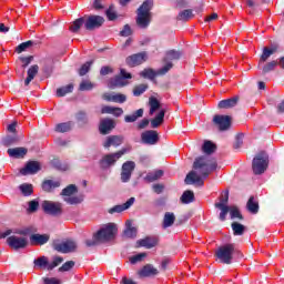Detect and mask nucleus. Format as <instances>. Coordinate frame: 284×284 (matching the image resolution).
<instances>
[{"instance_id":"obj_35","label":"nucleus","mask_w":284,"mask_h":284,"mask_svg":"<svg viewBox=\"0 0 284 284\" xmlns=\"http://www.w3.org/2000/svg\"><path fill=\"white\" fill-rule=\"evenodd\" d=\"M75 120H77V123H79V125L81 128H83V125H88V123H90V120L88 119V113L85 111H78L75 113Z\"/></svg>"},{"instance_id":"obj_38","label":"nucleus","mask_w":284,"mask_h":284,"mask_svg":"<svg viewBox=\"0 0 284 284\" xmlns=\"http://www.w3.org/2000/svg\"><path fill=\"white\" fill-rule=\"evenodd\" d=\"M122 236L124 239H136V227L132 226L130 222H126V229L123 231Z\"/></svg>"},{"instance_id":"obj_33","label":"nucleus","mask_w":284,"mask_h":284,"mask_svg":"<svg viewBox=\"0 0 284 284\" xmlns=\"http://www.w3.org/2000/svg\"><path fill=\"white\" fill-rule=\"evenodd\" d=\"M246 210L247 212H250L251 214H258V201H256V199H254V196H251L246 203Z\"/></svg>"},{"instance_id":"obj_32","label":"nucleus","mask_w":284,"mask_h":284,"mask_svg":"<svg viewBox=\"0 0 284 284\" xmlns=\"http://www.w3.org/2000/svg\"><path fill=\"white\" fill-rule=\"evenodd\" d=\"M128 85V81H125L122 77L115 75L109 82V88L114 90V88H125Z\"/></svg>"},{"instance_id":"obj_28","label":"nucleus","mask_w":284,"mask_h":284,"mask_svg":"<svg viewBox=\"0 0 284 284\" xmlns=\"http://www.w3.org/2000/svg\"><path fill=\"white\" fill-rule=\"evenodd\" d=\"M39 74V64L31 65L27 71V79L24 80V85H30L34 81V77Z\"/></svg>"},{"instance_id":"obj_10","label":"nucleus","mask_w":284,"mask_h":284,"mask_svg":"<svg viewBox=\"0 0 284 284\" xmlns=\"http://www.w3.org/2000/svg\"><path fill=\"white\" fill-rule=\"evenodd\" d=\"M41 207L44 214H49V216H61V214H63V204H61V202L44 200L41 203Z\"/></svg>"},{"instance_id":"obj_14","label":"nucleus","mask_w":284,"mask_h":284,"mask_svg":"<svg viewBox=\"0 0 284 284\" xmlns=\"http://www.w3.org/2000/svg\"><path fill=\"white\" fill-rule=\"evenodd\" d=\"M213 123L220 130L225 132L232 125V118L230 115H214Z\"/></svg>"},{"instance_id":"obj_60","label":"nucleus","mask_w":284,"mask_h":284,"mask_svg":"<svg viewBox=\"0 0 284 284\" xmlns=\"http://www.w3.org/2000/svg\"><path fill=\"white\" fill-rule=\"evenodd\" d=\"M61 263H63V257H61V256L53 257L52 263H50V265L48 267V272H52V270H54V267H59V265H61Z\"/></svg>"},{"instance_id":"obj_55","label":"nucleus","mask_w":284,"mask_h":284,"mask_svg":"<svg viewBox=\"0 0 284 284\" xmlns=\"http://www.w3.org/2000/svg\"><path fill=\"white\" fill-rule=\"evenodd\" d=\"M106 19L109 21H116L118 17L116 11L114 10V4H110L109 9L105 11Z\"/></svg>"},{"instance_id":"obj_9","label":"nucleus","mask_w":284,"mask_h":284,"mask_svg":"<svg viewBox=\"0 0 284 284\" xmlns=\"http://www.w3.org/2000/svg\"><path fill=\"white\" fill-rule=\"evenodd\" d=\"M105 23V18L97 14H85L84 16V30L88 32H94V30H99V28L103 27Z\"/></svg>"},{"instance_id":"obj_54","label":"nucleus","mask_w":284,"mask_h":284,"mask_svg":"<svg viewBox=\"0 0 284 284\" xmlns=\"http://www.w3.org/2000/svg\"><path fill=\"white\" fill-rule=\"evenodd\" d=\"M74 265H77V262L74 261H67L62 266L58 268V272H71L74 268Z\"/></svg>"},{"instance_id":"obj_2","label":"nucleus","mask_w":284,"mask_h":284,"mask_svg":"<svg viewBox=\"0 0 284 284\" xmlns=\"http://www.w3.org/2000/svg\"><path fill=\"white\" fill-rule=\"evenodd\" d=\"M154 6L153 0H145L138 9L136 24L139 28L145 29L150 26V10Z\"/></svg>"},{"instance_id":"obj_59","label":"nucleus","mask_w":284,"mask_h":284,"mask_svg":"<svg viewBox=\"0 0 284 284\" xmlns=\"http://www.w3.org/2000/svg\"><path fill=\"white\" fill-rule=\"evenodd\" d=\"M174 68V64L170 61L166 62V65L162 67L158 70V75L163 77L164 74H168L172 69Z\"/></svg>"},{"instance_id":"obj_63","label":"nucleus","mask_w":284,"mask_h":284,"mask_svg":"<svg viewBox=\"0 0 284 284\" xmlns=\"http://www.w3.org/2000/svg\"><path fill=\"white\" fill-rule=\"evenodd\" d=\"M84 243L87 247H94L95 245H99V243L102 242L97 237V233H94L92 240H85Z\"/></svg>"},{"instance_id":"obj_16","label":"nucleus","mask_w":284,"mask_h":284,"mask_svg":"<svg viewBox=\"0 0 284 284\" xmlns=\"http://www.w3.org/2000/svg\"><path fill=\"white\" fill-rule=\"evenodd\" d=\"M141 143L144 145H156L159 143V132L148 130L141 133Z\"/></svg>"},{"instance_id":"obj_3","label":"nucleus","mask_w":284,"mask_h":284,"mask_svg":"<svg viewBox=\"0 0 284 284\" xmlns=\"http://www.w3.org/2000/svg\"><path fill=\"white\" fill-rule=\"evenodd\" d=\"M79 192V187L75 184H70L61 192L64 203L68 205H81L83 203V195H74Z\"/></svg>"},{"instance_id":"obj_48","label":"nucleus","mask_w":284,"mask_h":284,"mask_svg":"<svg viewBox=\"0 0 284 284\" xmlns=\"http://www.w3.org/2000/svg\"><path fill=\"white\" fill-rule=\"evenodd\" d=\"M149 105H150V114H154L156 110L161 109V102L159 101V99L154 97H151L149 99Z\"/></svg>"},{"instance_id":"obj_17","label":"nucleus","mask_w":284,"mask_h":284,"mask_svg":"<svg viewBox=\"0 0 284 284\" xmlns=\"http://www.w3.org/2000/svg\"><path fill=\"white\" fill-rule=\"evenodd\" d=\"M159 268L152 264H145L141 270L138 271L139 278H154L159 276Z\"/></svg>"},{"instance_id":"obj_62","label":"nucleus","mask_w":284,"mask_h":284,"mask_svg":"<svg viewBox=\"0 0 284 284\" xmlns=\"http://www.w3.org/2000/svg\"><path fill=\"white\" fill-rule=\"evenodd\" d=\"M19 61H21L22 68L26 69L32 63V61H34V57H19Z\"/></svg>"},{"instance_id":"obj_57","label":"nucleus","mask_w":284,"mask_h":284,"mask_svg":"<svg viewBox=\"0 0 284 284\" xmlns=\"http://www.w3.org/2000/svg\"><path fill=\"white\" fill-rule=\"evenodd\" d=\"M93 88H94V84L88 80H83L79 85L80 92H88L90 90H93Z\"/></svg>"},{"instance_id":"obj_7","label":"nucleus","mask_w":284,"mask_h":284,"mask_svg":"<svg viewBox=\"0 0 284 284\" xmlns=\"http://www.w3.org/2000/svg\"><path fill=\"white\" fill-rule=\"evenodd\" d=\"M118 232L119 229L116 225L114 223H109L95 233V237L100 240V243H108V241H112V239L116 236Z\"/></svg>"},{"instance_id":"obj_37","label":"nucleus","mask_w":284,"mask_h":284,"mask_svg":"<svg viewBox=\"0 0 284 284\" xmlns=\"http://www.w3.org/2000/svg\"><path fill=\"white\" fill-rule=\"evenodd\" d=\"M202 152L207 155L214 154L216 152V144L210 140L204 141V144L202 145Z\"/></svg>"},{"instance_id":"obj_5","label":"nucleus","mask_w":284,"mask_h":284,"mask_svg":"<svg viewBox=\"0 0 284 284\" xmlns=\"http://www.w3.org/2000/svg\"><path fill=\"white\" fill-rule=\"evenodd\" d=\"M52 247L60 254H72L79 250V244L73 239H67L53 242Z\"/></svg>"},{"instance_id":"obj_42","label":"nucleus","mask_w":284,"mask_h":284,"mask_svg":"<svg viewBox=\"0 0 284 284\" xmlns=\"http://www.w3.org/2000/svg\"><path fill=\"white\" fill-rule=\"evenodd\" d=\"M73 125H74V122L72 121L59 123L55 125V132H60V133L70 132Z\"/></svg>"},{"instance_id":"obj_34","label":"nucleus","mask_w":284,"mask_h":284,"mask_svg":"<svg viewBox=\"0 0 284 284\" xmlns=\"http://www.w3.org/2000/svg\"><path fill=\"white\" fill-rule=\"evenodd\" d=\"M229 213L231 216V221H243V214L241 213V210L239 206L233 205L229 207Z\"/></svg>"},{"instance_id":"obj_58","label":"nucleus","mask_w":284,"mask_h":284,"mask_svg":"<svg viewBox=\"0 0 284 284\" xmlns=\"http://www.w3.org/2000/svg\"><path fill=\"white\" fill-rule=\"evenodd\" d=\"M148 84H138L133 88V97H141L146 90H148Z\"/></svg>"},{"instance_id":"obj_27","label":"nucleus","mask_w":284,"mask_h":284,"mask_svg":"<svg viewBox=\"0 0 284 284\" xmlns=\"http://www.w3.org/2000/svg\"><path fill=\"white\" fill-rule=\"evenodd\" d=\"M81 28L85 29V16L75 19L69 27L70 32H73V34L79 33V30Z\"/></svg>"},{"instance_id":"obj_22","label":"nucleus","mask_w":284,"mask_h":284,"mask_svg":"<svg viewBox=\"0 0 284 284\" xmlns=\"http://www.w3.org/2000/svg\"><path fill=\"white\" fill-rule=\"evenodd\" d=\"M134 197H130L125 203L115 205L108 210L109 214H121V212H125V210H130L132 205H134Z\"/></svg>"},{"instance_id":"obj_40","label":"nucleus","mask_w":284,"mask_h":284,"mask_svg":"<svg viewBox=\"0 0 284 284\" xmlns=\"http://www.w3.org/2000/svg\"><path fill=\"white\" fill-rule=\"evenodd\" d=\"M33 264L36 265V267H39V270H48V267H50V262L45 256L38 257L33 261Z\"/></svg>"},{"instance_id":"obj_45","label":"nucleus","mask_w":284,"mask_h":284,"mask_svg":"<svg viewBox=\"0 0 284 284\" xmlns=\"http://www.w3.org/2000/svg\"><path fill=\"white\" fill-rule=\"evenodd\" d=\"M61 183L60 182H54L52 180H47L42 183V190L44 192H51L55 187H60Z\"/></svg>"},{"instance_id":"obj_21","label":"nucleus","mask_w":284,"mask_h":284,"mask_svg":"<svg viewBox=\"0 0 284 284\" xmlns=\"http://www.w3.org/2000/svg\"><path fill=\"white\" fill-rule=\"evenodd\" d=\"M138 247H145L146 250H152L159 245V237L156 236H146L142 240H139Z\"/></svg>"},{"instance_id":"obj_8","label":"nucleus","mask_w":284,"mask_h":284,"mask_svg":"<svg viewBox=\"0 0 284 284\" xmlns=\"http://www.w3.org/2000/svg\"><path fill=\"white\" fill-rule=\"evenodd\" d=\"M270 165V158L265 151H261L254 159L252 163V169L254 174H263Z\"/></svg>"},{"instance_id":"obj_49","label":"nucleus","mask_w":284,"mask_h":284,"mask_svg":"<svg viewBox=\"0 0 284 284\" xmlns=\"http://www.w3.org/2000/svg\"><path fill=\"white\" fill-rule=\"evenodd\" d=\"M51 165H53L55 170H60V172H68V170H70V165L62 163L59 159H53Z\"/></svg>"},{"instance_id":"obj_13","label":"nucleus","mask_w":284,"mask_h":284,"mask_svg":"<svg viewBox=\"0 0 284 284\" xmlns=\"http://www.w3.org/2000/svg\"><path fill=\"white\" fill-rule=\"evenodd\" d=\"M7 244L11 250H26L28 247V239L11 235L7 239Z\"/></svg>"},{"instance_id":"obj_50","label":"nucleus","mask_w":284,"mask_h":284,"mask_svg":"<svg viewBox=\"0 0 284 284\" xmlns=\"http://www.w3.org/2000/svg\"><path fill=\"white\" fill-rule=\"evenodd\" d=\"M141 77H143V79H150V81H154V79H156V77H159L158 71H154L153 69H144L141 72Z\"/></svg>"},{"instance_id":"obj_26","label":"nucleus","mask_w":284,"mask_h":284,"mask_svg":"<svg viewBox=\"0 0 284 284\" xmlns=\"http://www.w3.org/2000/svg\"><path fill=\"white\" fill-rule=\"evenodd\" d=\"M183 57V51H179L176 49H171L165 52V57L163 58V62L168 63V61H179Z\"/></svg>"},{"instance_id":"obj_12","label":"nucleus","mask_w":284,"mask_h":284,"mask_svg":"<svg viewBox=\"0 0 284 284\" xmlns=\"http://www.w3.org/2000/svg\"><path fill=\"white\" fill-rule=\"evenodd\" d=\"M145 61H148V52L145 51L134 53L125 59V63L129 65V68H136V65H142V63H145Z\"/></svg>"},{"instance_id":"obj_61","label":"nucleus","mask_w":284,"mask_h":284,"mask_svg":"<svg viewBox=\"0 0 284 284\" xmlns=\"http://www.w3.org/2000/svg\"><path fill=\"white\" fill-rule=\"evenodd\" d=\"M113 103H125L128 101V97L123 93H118L112 95Z\"/></svg>"},{"instance_id":"obj_39","label":"nucleus","mask_w":284,"mask_h":284,"mask_svg":"<svg viewBox=\"0 0 284 284\" xmlns=\"http://www.w3.org/2000/svg\"><path fill=\"white\" fill-rule=\"evenodd\" d=\"M165 119V110H161L159 114L151 120V128L156 129L159 125H163V121Z\"/></svg>"},{"instance_id":"obj_29","label":"nucleus","mask_w":284,"mask_h":284,"mask_svg":"<svg viewBox=\"0 0 284 284\" xmlns=\"http://www.w3.org/2000/svg\"><path fill=\"white\" fill-rule=\"evenodd\" d=\"M22 139L23 136H19L17 134L6 135L2 139L1 144L4 145V148H10L11 145H17V143H19V141H21Z\"/></svg>"},{"instance_id":"obj_15","label":"nucleus","mask_w":284,"mask_h":284,"mask_svg":"<svg viewBox=\"0 0 284 284\" xmlns=\"http://www.w3.org/2000/svg\"><path fill=\"white\" fill-rule=\"evenodd\" d=\"M136 163L134 161H126L122 164L121 181L122 183H129L132 179V172H134Z\"/></svg>"},{"instance_id":"obj_24","label":"nucleus","mask_w":284,"mask_h":284,"mask_svg":"<svg viewBox=\"0 0 284 284\" xmlns=\"http://www.w3.org/2000/svg\"><path fill=\"white\" fill-rule=\"evenodd\" d=\"M7 152L11 159H26V155L28 154V149L23 146H18L13 149H8Z\"/></svg>"},{"instance_id":"obj_20","label":"nucleus","mask_w":284,"mask_h":284,"mask_svg":"<svg viewBox=\"0 0 284 284\" xmlns=\"http://www.w3.org/2000/svg\"><path fill=\"white\" fill-rule=\"evenodd\" d=\"M124 141L125 138L123 135H109L103 142V148H105L106 150L112 146L119 148L120 145H123Z\"/></svg>"},{"instance_id":"obj_18","label":"nucleus","mask_w":284,"mask_h":284,"mask_svg":"<svg viewBox=\"0 0 284 284\" xmlns=\"http://www.w3.org/2000/svg\"><path fill=\"white\" fill-rule=\"evenodd\" d=\"M38 172H41V163H39V161H29L24 168L20 170V174H22V176H28V174H37Z\"/></svg>"},{"instance_id":"obj_11","label":"nucleus","mask_w":284,"mask_h":284,"mask_svg":"<svg viewBox=\"0 0 284 284\" xmlns=\"http://www.w3.org/2000/svg\"><path fill=\"white\" fill-rule=\"evenodd\" d=\"M230 201V192L226 191L225 195L221 197L220 202L215 203V207L221 210L220 212V221L224 222L227 219V214H230V206H227V202Z\"/></svg>"},{"instance_id":"obj_52","label":"nucleus","mask_w":284,"mask_h":284,"mask_svg":"<svg viewBox=\"0 0 284 284\" xmlns=\"http://www.w3.org/2000/svg\"><path fill=\"white\" fill-rule=\"evenodd\" d=\"M32 45H34V41L32 40H28L26 42L20 43L17 48H16V52L18 54H21V52H26V50H28V48H32Z\"/></svg>"},{"instance_id":"obj_47","label":"nucleus","mask_w":284,"mask_h":284,"mask_svg":"<svg viewBox=\"0 0 284 284\" xmlns=\"http://www.w3.org/2000/svg\"><path fill=\"white\" fill-rule=\"evenodd\" d=\"M93 64H94V60L87 61L85 63H83L78 70L79 77H85V74L90 72V69L92 68Z\"/></svg>"},{"instance_id":"obj_46","label":"nucleus","mask_w":284,"mask_h":284,"mask_svg":"<svg viewBox=\"0 0 284 284\" xmlns=\"http://www.w3.org/2000/svg\"><path fill=\"white\" fill-rule=\"evenodd\" d=\"M194 18V13L192 9H185L178 14V21H190V19Z\"/></svg>"},{"instance_id":"obj_41","label":"nucleus","mask_w":284,"mask_h":284,"mask_svg":"<svg viewBox=\"0 0 284 284\" xmlns=\"http://www.w3.org/2000/svg\"><path fill=\"white\" fill-rule=\"evenodd\" d=\"M143 116V109H139L130 115L124 116L125 123H134L136 120Z\"/></svg>"},{"instance_id":"obj_6","label":"nucleus","mask_w":284,"mask_h":284,"mask_svg":"<svg viewBox=\"0 0 284 284\" xmlns=\"http://www.w3.org/2000/svg\"><path fill=\"white\" fill-rule=\"evenodd\" d=\"M124 154H128V149L125 148L118 152L105 154L99 162L101 170H109V168L116 165V161Z\"/></svg>"},{"instance_id":"obj_30","label":"nucleus","mask_w":284,"mask_h":284,"mask_svg":"<svg viewBox=\"0 0 284 284\" xmlns=\"http://www.w3.org/2000/svg\"><path fill=\"white\" fill-rule=\"evenodd\" d=\"M176 221V215L172 212L164 213V217L162 221V227L163 230H168V227H172L174 225V222Z\"/></svg>"},{"instance_id":"obj_43","label":"nucleus","mask_w":284,"mask_h":284,"mask_svg":"<svg viewBox=\"0 0 284 284\" xmlns=\"http://www.w3.org/2000/svg\"><path fill=\"white\" fill-rule=\"evenodd\" d=\"M21 194L24 196H32L34 194V186L32 184L23 183L19 185Z\"/></svg>"},{"instance_id":"obj_25","label":"nucleus","mask_w":284,"mask_h":284,"mask_svg":"<svg viewBox=\"0 0 284 284\" xmlns=\"http://www.w3.org/2000/svg\"><path fill=\"white\" fill-rule=\"evenodd\" d=\"M50 241V234H32L30 236L31 245H45Z\"/></svg>"},{"instance_id":"obj_31","label":"nucleus","mask_w":284,"mask_h":284,"mask_svg":"<svg viewBox=\"0 0 284 284\" xmlns=\"http://www.w3.org/2000/svg\"><path fill=\"white\" fill-rule=\"evenodd\" d=\"M196 197L194 196V191L186 190L180 197V201L183 205H190V203H194Z\"/></svg>"},{"instance_id":"obj_23","label":"nucleus","mask_w":284,"mask_h":284,"mask_svg":"<svg viewBox=\"0 0 284 284\" xmlns=\"http://www.w3.org/2000/svg\"><path fill=\"white\" fill-rule=\"evenodd\" d=\"M236 105H239V95H235V97L226 99V100H221L217 103V108L220 110H230L232 108H236Z\"/></svg>"},{"instance_id":"obj_53","label":"nucleus","mask_w":284,"mask_h":284,"mask_svg":"<svg viewBox=\"0 0 284 284\" xmlns=\"http://www.w3.org/2000/svg\"><path fill=\"white\" fill-rule=\"evenodd\" d=\"M54 70V63L52 61H47L44 62V65L42 68V72L44 74V77H51L52 72Z\"/></svg>"},{"instance_id":"obj_51","label":"nucleus","mask_w":284,"mask_h":284,"mask_svg":"<svg viewBox=\"0 0 284 284\" xmlns=\"http://www.w3.org/2000/svg\"><path fill=\"white\" fill-rule=\"evenodd\" d=\"M74 84H68L65 87L57 89V97H65V94L72 93Z\"/></svg>"},{"instance_id":"obj_56","label":"nucleus","mask_w":284,"mask_h":284,"mask_svg":"<svg viewBox=\"0 0 284 284\" xmlns=\"http://www.w3.org/2000/svg\"><path fill=\"white\" fill-rule=\"evenodd\" d=\"M276 65H278V62L273 60L268 63H266L263 69H262V73L263 74H268V72H273V70L276 68Z\"/></svg>"},{"instance_id":"obj_19","label":"nucleus","mask_w":284,"mask_h":284,"mask_svg":"<svg viewBox=\"0 0 284 284\" xmlns=\"http://www.w3.org/2000/svg\"><path fill=\"white\" fill-rule=\"evenodd\" d=\"M116 128V122L110 118H105L101 120L100 125H99V132L102 135L110 134Z\"/></svg>"},{"instance_id":"obj_1","label":"nucleus","mask_w":284,"mask_h":284,"mask_svg":"<svg viewBox=\"0 0 284 284\" xmlns=\"http://www.w3.org/2000/svg\"><path fill=\"white\" fill-rule=\"evenodd\" d=\"M193 170L195 171H191L186 174L184 183L186 185H199L203 187V185H205L203 179H207L210 173L216 170V160L207 155L199 156L193 162Z\"/></svg>"},{"instance_id":"obj_64","label":"nucleus","mask_w":284,"mask_h":284,"mask_svg":"<svg viewBox=\"0 0 284 284\" xmlns=\"http://www.w3.org/2000/svg\"><path fill=\"white\" fill-rule=\"evenodd\" d=\"M44 284H62L61 280L57 277H43Z\"/></svg>"},{"instance_id":"obj_4","label":"nucleus","mask_w":284,"mask_h":284,"mask_svg":"<svg viewBox=\"0 0 284 284\" xmlns=\"http://www.w3.org/2000/svg\"><path fill=\"white\" fill-rule=\"evenodd\" d=\"M236 248L233 243L225 244L220 246L215 252L216 258H219L220 263L224 265H232V260L234 258V253Z\"/></svg>"},{"instance_id":"obj_36","label":"nucleus","mask_w":284,"mask_h":284,"mask_svg":"<svg viewBox=\"0 0 284 284\" xmlns=\"http://www.w3.org/2000/svg\"><path fill=\"white\" fill-rule=\"evenodd\" d=\"M163 174H165V172L163 170H156L153 172H149L145 176V180L149 183H154V181H159V179H161L163 176Z\"/></svg>"},{"instance_id":"obj_44","label":"nucleus","mask_w":284,"mask_h":284,"mask_svg":"<svg viewBox=\"0 0 284 284\" xmlns=\"http://www.w3.org/2000/svg\"><path fill=\"white\" fill-rule=\"evenodd\" d=\"M232 231L234 236H243L245 234V225L239 223V222H233L231 224Z\"/></svg>"}]
</instances>
